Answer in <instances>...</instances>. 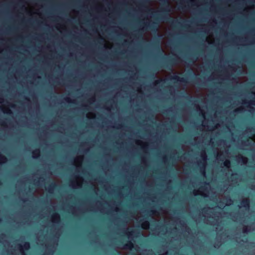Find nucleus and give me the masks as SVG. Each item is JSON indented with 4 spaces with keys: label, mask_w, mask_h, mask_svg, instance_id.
I'll list each match as a JSON object with an SVG mask.
<instances>
[{
    "label": "nucleus",
    "mask_w": 255,
    "mask_h": 255,
    "mask_svg": "<svg viewBox=\"0 0 255 255\" xmlns=\"http://www.w3.org/2000/svg\"><path fill=\"white\" fill-rule=\"evenodd\" d=\"M222 206H224V204L222 203V205H221Z\"/></svg>",
    "instance_id": "35"
},
{
    "label": "nucleus",
    "mask_w": 255,
    "mask_h": 255,
    "mask_svg": "<svg viewBox=\"0 0 255 255\" xmlns=\"http://www.w3.org/2000/svg\"><path fill=\"white\" fill-rule=\"evenodd\" d=\"M137 247V246H136L135 247L134 246V244L131 241H128L127 243L125 244L124 245V249H128L131 250L132 249L134 248L136 250V248Z\"/></svg>",
    "instance_id": "7"
},
{
    "label": "nucleus",
    "mask_w": 255,
    "mask_h": 255,
    "mask_svg": "<svg viewBox=\"0 0 255 255\" xmlns=\"http://www.w3.org/2000/svg\"><path fill=\"white\" fill-rule=\"evenodd\" d=\"M201 170H202V169H203V171H202V172H203V173L204 174H205V166H203L202 167H201Z\"/></svg>",
    "instance_id": "26"
},
{
    "label": "nucleus",
    "mask_w": 255,
    "mask_h": 255,
    "mask_svg": "<svg viewBox=\"0 0 255 255\" xmlns=\"http://www.w3.org/2000/svg\"><path fill=\"white\" fill-rule=\"evenodd\" d=\"M165 80L164 79H158V80H157L156 81H155L154 82V83H153V85L154 86H160V84L161 83H165Z\"/></svg>",
    "instance_id": "12"
},
{
    "label": "nucleus",
    "mask_w": 255,
    "mask_h": 255,
    "mask_svg": "<svg viewBox=\"0 0 255 255\" xmlns=\"http://www.w3.org/2000/svg\"><path fill=\"white\" fill-rule=\"evenodd\" d=\"M234 112H235V113H240V112H241V109H240V108L237 109H236V110L234 111Z\"/></svg>",
    "instance_id": "25"
},
{
    "label": "nucleus",
    "mask_w": 255,
    "mask_h": 255,
    "mask_svg": "<svg viewBox=\"0 0 255 255\" xmlns=\"http://www.w3.org/2000/svg\"><path fill=\"white\" fill-rule=\"evenodd\" d=\"M243 104L247 107H249L251 110H254V109L253 107H250L249 105L250 104L253 105H255V100H252L251 102H248L247 101H244Z\"/></svg>",
    "instance_id": "10"
},
{
    "label": "nucleus",
    "mask_w": 255,
    "mask_h": 255,
    "mask_svg": "<svg viewBox=\"0 0 255 255\" xmlns=\"http://www.w3.org/2000/svg\"><path fill=\"white\" fill-rule=\"evenodd\" d=\"M241 158L242 159V161L243 163H245V162L247 161V159L246 157H244L243 156H241Z\"/></svg>",
    "instance_id": "23"
},
{
    "label": "nucleus",
    "mask_w": 255,
    "mask_h": 255,
    "mask_svg": "<svg viewBox=\"0 0 255 255\" xmlns=\"http://www.w3.org/2000/svg\"><path fill=\"white\" fill-rule=\"evenodd\" d=\"M187 6L186 5H183L182 4H181L179 6V9L183 10Z\"/></svg>",
    "instance_id": "22"
},
{
    "label": "nucleus",
    "mask_w": 255,
    "mask_h": 255,
    "mask_svg": "<svg viewBox=\"0 0 255 255\" xmlns=\"http://www.w3.org/2000/svg\"><path fill=\"white\" fill-rule=\"evenodd\" d=\"M152 46L155 50L161 53L162 50L160 45V41L159 39H156L152 43Z\"/></svg>",
    "instance_id": "6"
},
{
    "label": "nucleus",
    "mask_w": 255,
    "mask_h": 255,
    "mask_svg": "<svg viewBox=\"0 0 255 255\" xmlns=\"http://www.w3.org/2000/svg\"><path fill=\"white\" fill-rule=\"evenodd\" d=\"M7 160V158L5 156L2 154H0V161L2 162H5Z\"/></svg>",
    "instance_id": "19"
},
{
    "label": "nucleus",
    "mask_w": 255,
    "mask_h": 255,
    "mask_svg": "<svg viewBox=\"0 0 255 255\" xmlns=\"http://www.w3.org/2000/svg\"><path fill=\"white\" fill-rule=\"evenodd\" d=\"M176 57H177L176 55V57L163 56V59L159 64V67L165 68H169L173 67L177 62Z\"/></svg>",
    "instance_id": "2"
},
{
    "label": "nucleus",
    "mask_w": 255,
    "mask_h": 255,
    "mask_svg": "<svg viewBox=\"0 0 255 255\" xmlns=\"http://www.w3.org/2000/svg\"><path fill=\"white\" fill-rule=\"evenodd\" d=\"M170 79L174 82H180L184 83H187V78L186 76L185 77H180L175 75L172 76Z\"/></svg>",
    "instance_id": "4"
},
{
    "label": "nucleus",
    "mask_w": 255,
    "mask_h": 255,
    "mask_svg": "<svg viewBox=\"0 0 255 255\" xmlns=\"http://www.w3.org/2000/svg\"><path fill=\"white\" fill-rule=\"evenodd\" d=\"M187 26H188V25L187 24H185V23L183 25V26H184V27H187Z\"/></svg>",
    "instance_id": "32"
},
{
    "label": "nucleus",
    "mask_w": 255,
    "mask_h": 255,
    "mask_svg": "<svg viewBox=\"0 0 255 255\" xmlns=\"http://www.w3.org/2000/svg\"><path fill=\"white\" fill-rule=\"evenodd\" d=\"M138 233L139 232H136L134 230H131V231H129L128 228L126 229L125 232V234L128 239H132V237H136V234Z\"/></svg>",
    "instance_id": "5"
},
{
    "label": "nucleus",
    "mask_w": 255,
    "mask_h": 255,
    "mask_svg": "<svg viewBox=\"0 0 255 255\" xmlns=\"http://www.w3.org/2000/svg\"><path fill=\"white\" fill-rule=\"evenodd\" d=\"M65 100H66L67 102H69V103H71V102H72V101L70 100V99H69V98H66V99H65Z\"/></svg>",
    "instance_id": "28"
},
{
    "label": "nucleus",
    "mask_w": 255,
    "mask_h": 255,
    "mask_svg": "<svg viewBox=\"0 0 255 255\" xmlns=\"http://www.w3.org/2000/svg\"><path fill=\"white\" fill-rule=\"evenodd\" d=\"M182 21H183V22L184 23L186 22H189V21H188V20H182Z\"/></svg>",
    "instance_id": "30"
},
{
    "label": "nucleus",
    "mask_w": 255,
    "mask_h": 255,
    "mask_svg": "<svg viewBox=\"0 0 255 255\" xmlns=\"http://www.w3.org/2000/svg\"><path fill=\"white\" fill-rule=\"evenodd\" d=\"M6 113H7V114H11V113H12V112H11V111L9 109H8V110H7V111L6 112Z\"/></svg>",
    "instance_id": "29"
},
{
    "label": "nucleus",
    "mask_w": 255,
    "mask_h": 255,
    "mask_svg": "<svg viewBox=\"0 0 255 255\" xmlns=\"http://www.w3.org/2000/svg\"><path fill=\"white\" fill-rule=\"evenodd\" d=\"M18 247L20 251L24 249L25 250H28L30 248V244L29 242H25L23 245V246H21V245H18Z\"/></svg>",
    "instance_id": "9"
},
{
    "label": "nucleus",
    "mask_w": 255,
    "mask_h": 255,
    "mask_svg": "<svg viewBox=\"0 0 255 255\" xmlns=\"http://www.w3.org/2000/svg\"><path fill=\"white\" fill-rule=\"evenodd\" d=\"M193 80H194V83H195L196 84H198L197 79L196 78H194Z\"/></svg>",
    "instance_id": "27"
},
{
    "label": "nucleus",
    "mask_w": 255,
    "mask_h": 255,
    "mask_svg": "<svg viewBox=\"0 0 255 255\" xmlns=\"http://www.w3.org/2000/svg\"><path fill=\"white\" fill-rule=\"evenodd\" d=\"M249 232V230L248 227L246 226V227H244V228L243 229V232L244 233H248Z\"/></svg>",
    "instance_id": "20"
},
{
    "label": "nucleus",
    "mask_w": 255,
    "mask_h": 255,
    "mask_svg": "<svg viewBox=\"0 0 255 255\" xmlns=\"http://www.w3.org/2000/svg\"><path fill=\"white\" fill-rule=\"evenodd\" d=\"M187 74L189 76H192L193 75L192 70L190 69L188 72Z\"/></svg>",
    "instance_id": "24"
},
{
    "label": "nucleus",
    "mask_w": 255,
    "mask_h": 255,
    "mask_svg": "<svg viewBox=\"0 0 255 255\" xmlns=\"http://www.w3.org/2000/svg\"><path fill=\"white\" fill-rule=\"evenodd\" d=\"M143 27L141 29V30L146 31L147 30H150L151 31H156L157 29V23L155 21L151 22H144L143 23Z\"/></svg>",
    "instance_id": "3"
},
{
    "label": "nucleus",
    "mask_w": 255,
    "mask_h": 255,
    "mask_svg": "<svg viewBox=\"0 0 255 255\" xmlns=\"http://www.w3.org/2000/svg\"><path fill=\"white\" fill-rule=\"evenodd\" d=\"M231 165V162L229 160H226L224 162V165L226 167H229Z\"/></svg>",
    "instance_id": "18"
},
{
    "label": "nucleus",
    "mask_w": 255,
    "mask_h": 255,
    "mask_svg": "<svg viewBox=\"0 0 255 255\" xmlns=\"http://www.w3.org/2000/svg\"><path fill=\"white\" fill-rule=\"evenodd\" d=\"M206 156L205 155V156H204V159L205 160L206 159Z\"/></svg>",
    "instance_id": "34"
},
{
    "label": "nucleus",
    "mask_w": 255,
    "mask_h": 255,
    "mask_svg": "<svg viewBox=\"0 0 255 255\" xmlns=\"http://www.w3.org/2000/svg\"><path fill=\"white\" fill-rule=\"evenodd\" d=\"M149 226V223L147 221L143 222L142 224V228L143 229H147Z\"/></svg>",
    "instance_id": "17"
},
{
    "label": "nucleus",
    "mask_w": 255,
    "mask_h": 255,
    "mask_svg": "<svg viewBox=\"0 0 255 255\" xmlns=\"http://www.w3.org/2000/svg\"><path fill=\"white\" fill-rule=\"evenodd\" d=\"M150 212H151L152 214L154 213V211H153V210H151V211H150Z\"/></svg>",
    "instance_id": "33"
},
{
    "label": "nucleus",
    "mask_w": 255,
    "mask_h": 255,
    "mask_svg": "<svg viewBox=\"0 0 255 255\" xmlns=\"http://www.w3.org/2000/svg\"><path fill=\"white\" fill-rule=\"evenodd\" d=\"M52 218L53 219V222H55V223H57V222H59V221L60 220V216L58 213L54 214L53 215Z\"/></svg>",
    "instance_id": "13"
},
{
    "label": "nucleus",
    "mask_w": 255,
    "mask_h": 255,
    "mask_svg": "<svg viewBox=\"0 0 255 255\" xmlns=\"http://www.w3.org/2000/svg\"><path fill=\"white\" fill-rule=\"evenodd\" d=\"M56 186V184L55 183H52L48 187V192L51 193Z\"/></svg>",
    "instance_id": "15"
},
{
    "label": "nucleus",
    "mask_w": 255,
    "mask_h": 255,
    "mask_svg": "<svg viewBox=\"0 0 255 255\" xmlns=\"http://www.w3.org/2000/svg\"><path fill=\"white\" fill-rule=\"evenodd\" d=\"M198 58L197 54L196 53L193 54L188 58V60L189 62H194Z\"/></svg>",
    "instance_id": "11"
},
{
    "label": "nucleus",
    "mask_w": 255,
    "mask_h": 255,
    "mask_svg": "<svg viewBox=\"0 0 255 255\" xmlns=\"http://www.w3.org/2000/svg\"><path fill=\"white\" fill-rule=\"evenodd\" d=\"M33 157L37 158L40 155V151L39 149H35L32 152Z\"/></svg>",
    "instance_id": "14"
},
{
    "label": "nucleus",
    "mask_w": 255,
    "mask_h": 255,
    "mask_svg": "<svg viewBox=\"0 0 255 255\" xmlns=\"http://www.w3.org/2000/svg\"><path fill=\"white\" fill-rule=\"evenodd\" d=\"M141 6H142V7H146V6L145 5H144L143 4V3L141 4Z\"/></svg>",
    "instance_id": "31"
},
{
    "label": "nucleus",
    "mask_w": 255,
    "mask_h": 255,
    "mask_svg": "<svg viewBox=\"0 0 255 255\" xmlns=\"http://www.w3.org/2000/svg\"><path fill=\"white\" fill-rule=\"evenodd\" d=\"M45 182V179L43 177H41L40 178H39V180H36L35 181V185H37V186H38L40 185V184H42L43 183H44Z\"/></svg>",
    "instance_id": "16"
},
{
    "label": "nucleus",
    "mask_w": 255,
    "mask_h": 255,
    "mask_svg": "<svg viewBox=\"0 0 255 255\" xmlns=\"http://www.w3.org/2000/svg\"><path fill=\"white\" fill-rule=\"evenodd\" d=\"M171 11V7L168 1L165 0H163L161 7L158 11H153L151 9H148V12L151 11L153 17L157 21H168L174 27L181 25L182 23L179 20L173 19L170 17L169 13Z\"/></svg>",
    "instance_id": "1"
},
{
    "label": "nucleus",
    "mask_w": 255,
    "mask_h": 255,
    "mask_svg": "<svg viewBox=\"0 0 255 255\" xmlns=\"http://www.w3.org/2000/svg\"><path fill=\"white\" fill-rule=\"evenodd\" d=\"M140 30H138L137 31V33L135 35V36L137 37V36H138V37H140L141 39H142L143 37H142L141 33H140Z\"/></svg>",
    "instance_id": "21"
},
{
    "label": "nucleus",
    "mask_w": 255,
    "mask_h": 255,
    "mask_svg": "<svg viewBox=\"0 0 255 255\" xmlns=\"http://www.w3.org/2000/svg\"><path fill=\"white\" fill-rule=\"evenodd\" d=\"M241 205L246 209H248L250 207V200L248 199H243L241 202Z\"/></svg>",
    "instance_id": "8"
},
{
    "label": "nucleus",
    "mask_w": 255,
    "mask_h": 255,
    "mask_svg": "<svg viewBox=\"0 0 255 255\" xmlns=\"http://www.w3.org/2000/svg\"><path fill=\"white\" fill-rule=\"evenodd\" d=\"M23 255H26V254L24 253H23Z\"/></svg>",
    "instance_id": "36"
}]
</instances>
